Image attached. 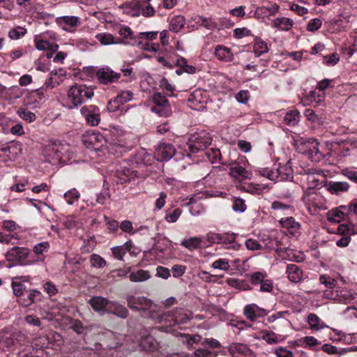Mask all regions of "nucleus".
Masks as SVG:
<instances>
[{
    "label": "nucleus",
    "instance_id": "10",
    "mask_svg": "<svg viewBox=\"0 0 357 357\" xmlns=\"http://www.w3.org/2000/svg\"><path fill=\"white\" fill-rule=\"evenodd\" d=\"M26 296L17 299V303L23 307H28L33 303L41 301V293L36 289H28L26 291Z\"/></svg>",
    "mask_w": 357,
    "mask_h": 357
},
{
    "label": "nucleus",
    "instance_id": "64",
    "mask_svg": "<svg viewBox=\"0 0 357 357\" xmlns=\"http://www.w3.org/2000/svg\"><path fill=\"white\" fill-rule=\"evenodd\" d=\"M342 174L344 176H345L346 177H347L351 181L357 183V172H355L352 169H348V168H345L342 170Z\"/></svg>",
    "mask_w": 357,
    "mask_h": 357
},
{
    "label": "nucleus",
    "instance_id": "43",
    "mask_svg": "<svg viewBox=\"0 0 357 357\" xmlns=\"http://www.w3.org/2000/svg\"><path fill=\"white\" fill-rule=\"evenodd\" d=\"M230 284L242 291L252 289L249 283L243 280H233Z\"/></svg>",
    "mask_w": 357,
    "mask_h": 357
},
{
    "label": "nucleus",
    "instance_id": "23",
    "mask_svg": "<svg viewBox=\"0 0 357 357\" xmlns=\"http://www.w3.org/2000/svg\"><path fill=\"white\" fill-rule=\"evenodd\" d=\"M185 24V20L183 16H175L171 20L169 30L174 33H177L184 26Z\"/></svg>",
    "mask_w": 357,
    "mask_h": 357
},
{
    "label": "nucleus",
    "instance_id": "51",
    "mask_svg": "<svg viewBox=\"0 0 357 357\" xmlns=\"http://www.w3.org/2000/svg\"><path fill=\"white\" fill-rule=\"evenodd\" d=\"M232 209L234 211L244 212L246 209L245 201L241 198H235L232 206Z\"/></svg>",
    "mask_w": 357,
    "mask_h": 357
},
{
    "label": "nucleus",
    "instance_id": "14",
    "mask_svg": "<svg viewBox=\"0 0 357 357\" xmlns=\"http://www.w3.org/2000/svg\"><path fill=\"white\" fill-rule=\"evenodd\" d=\"M112 301L102 296H93L89 301V303L91 307L96 312L105 311L107 312Z\"/></svg>",
    "mask_w": 357,
    "mask_h": 357
},
{
    "label": "nucleus",
    "instance_id": "4",
    "mask_svg": "<svg viewBox=\"0 0 357 357\" xmlns=\"http://www.w3.org/2000/svg\"><path fill=\"white\" fill-rule=\"evenodd\" d=\"M192 318L191 314L183 309L176 310L172 314L164 313L158 316V322L164 324L165 327L187 323Z\"/></svg>",
    "mask_w": 357,
    "mask_h": 357
},
{
    "label": "nucleus",
    "instance_id": "36",
    "mask_svg": "<svg viewBox=\"0 0 357 357\" xmlns=\"http://www.w3.org/2000/svg\"><path fill=\"white\" fill-rule=\"evenodd\" d=\"M18 115L24 120L31 123L36 119V116L32 112L26 109L20 108L17 111Z\"/></svg>",
    "mask_w": 357,
    "mask_h": 357
},
{
    "label": "nucleus",
    "instance_id": "62",
    "mask_svg": "<svg viewBox=\"0 0 357 357\" xmlns=\"http://www.w3.org/2000/svg\"><path fill=\"white\" fill-rule=\"evenodd\" d=\"M63 225H65L66 228L71 229L77 227V222L75 216L68 215L66 218L65 220L63 221Z\"/></svg>",
    "mask_w": 357,
    "mask_h": 357
},
{
    "label": "nucleus",
    "instance_id": "33",
    "mask_svg": "<svg viewBox=\"0 0 357 357\" xmlns=\"http://www.w3.org/2000/svg\"><path fill=\"white\" fill-rule=\"evenodd\" d=\"M11 286L14 295L17 298V299L22 298L24 296V292H26V291L28 290L21 282L13 281Z\"/></svg>",
    "mask_w": 357,
    "mask_h": 357
},
{
    "label": "nucleus",
    "instance_id": "18",
    "mask_svg": "<svg viewBox=\"0 0 357 357\" xmlns=\"http://www.w3.org/2000/svg\"><path fill=\"white\" fill-rule=\"evenodd\" d=\"M215 55L220 61H231L233 59V54L231 50L223 45H218L215 49Z\"/></svg>",
    "mask_w": 357,
    "mask_h": 357
},
{
    "label": "nucleus",
    "instance_id": "61",
    "mask_svg": "<svg viewBox=\"0 0 357 357\" xmlns=\"http://www.w3.org/2000/svg\"><path fill=\"white\" fill-rule=\"evenodd\" d=\"M43 287L50 296H52L58 292L56 287L52 282H45Z\"/></svg>",
    "mask_w": 357,
    "mask_h": 357
},
{
    "label": "nucleus",
    "instance_id": "20",
    "mask_svg": "<svg viewBox=\"0 0 357 357\" xmlns=\"http://www.w3.org/2000/svg\"><path fill=\"white\" fill-rule=\"evenodd\" d=\"M132 173L133 172L128 168L121 167L120 169H118L115 173L116 183L123 184L130 181Z\"/></svg>",
    "mask_w": 357,
    "mask_h": 357
},
{
    "label": "nucleus",
    "instance_id": "44",
    "mask_svg": "<svg viewBox=\"0 0 357 357\" xmlns=\"http://www.w3.org/2000/svg\"><path fill=\"white\" fill-rule=\"evenodd\" d=\"M70 328L73 329L78 335H83L86 329L82 321L78 319H73L71 321Z\"/></svg>",
    "mask_w": 357,
    "mask_h": 357
},
{
    "label": "nucleus",
    "instance_id": "58",
    "mask_svg": "<svg viewBox=\"0 0 357 357\" xmlns=\"http://www.w3.org/2000/svg\"><path fill=\"white\" fill-rule=\"evenodd\" d=\"M251 35V31L248 29L243 27V28H237L234 30V36L236 38H242L245 36H248Z\"/></svg>",
    "mask_w": 357,
    "mask_h": 357
},
{
    "label": "nucleus",
    "instance_id": "59",
    "mask_svg": "<svg viewBox=\"0 0 357 357\" xmlns=\"http://www.w3.org/2000/svg\"><path fill=\"white\" fill-rule=\"evenodd\" d=\"M24 337V335L20 333H13L10 335V337L6 340V344L8 345L15 346L16 343L20 341V338Z\"/></svg>",
    "mask_w": 357,
    "mask_h": 357
},
{
    "label": "nucleus",
    "instance_id": "19",
    "mask_svg": "<svg viewBox=\"0 0 357 357\" xmlns=\"http://www.w3.org/2000/svg\"><path fill=\"white\" fill-rule=\"evenodd\" d=\"M107 312L115 314L122 319L126 318L128 315V310L126 307L112 301L109 307L107 308Z\"/></svg>",
    "mask_w": 357,
    "mask_h": 357
},
{
    "label": "nucleus",
    "instance_id": "46",
    "mask_svg": "<svg viewBox=\"0 0 357 357\" xmlns=\"http://www.w3.org/2000/svg\"><path fill=\"white\" fill-rule=\"evenodd\" d=\"M132 93L130 91H121L115 98L121 105L132 99Z\"/></svg>",
    "mask_w": 357,
    "mask_h": 357
},
{
    "label": "nucleus",
    "instance_id": "40",
    "mask_svg": "<svg viewBox=\"0 0 357 357\" xmlns=\"http://www.w3.org/2000/svg\"><path fill=\"white\" fill-rule=\"evenodd\" d=\"M339 302L348 303L355 298L351 292L346 289H339Z\"/></svg>",
    "mask_w": 357,
    "mask_h": 357
},
{
    "label": "nucleus",
    "instance_id": "37",
    "mask_svg": "<svg viewBox=\"0 0 357 357\" xmlns=\"http://www.w3.org/2000/svg\"><path fill=\"white\" fill-rule=\"evenodd\" d=\"M80 197L79 192L75 189H72L66 192L64 198L68 204L72 205L75 202L77 201Z\"/></svg>",
    "mask_w": 357,
    "mask_h": 357
},
{
    "label": "nucleus",
    "instance_id": "38",
    "mask_svg": "<svg viewBox=\"0 0 357 357\" xmlns=\"http://www.w3.org/2000/svg\"><path fill=\"white\" fill-rule=\"evenodd\" d=\"M90 261L93 267L98 268H103L107 264L106 261L102 257L96 254L91 255Z\"/></svg>",
    "mask_w": 357,
    "mask_h": 357
},
{
    "label": "nucleus",
    "instance_id": "54",
    "mask_svg": "<svg viewBox=\"0 0 357 357\" xmlns=\"http://www.w3.org/2000/svg\"><path fill=\"white\" fill-rule=\"evenodd\" d=\"M221 236V240L220 243L225 244L226 245H229V244H231L235 241L236 234L234 233L229 234V233H224L220 234Z\"/></svg>",
    "mask_w": 357,
    "mask_h": 357
},
{
    "label": "nucleus",
    "instance_id": "1",
    "mask_svg": "<svg viewBox=\"0 0 357 357\" xmlns=\"http://www.w3.org/2000/svg\"><path fill=\"white\" fill-rule=\"evenodd\" d=\"M94 89L86 84H75L68 91V98L74 107H77L91 99L94 96Z\"/></svg>",
    "mask_w": 357,
    "mask_h": 357
},
{
    "label": "nucleus",
    "instance_id": "63",
    "mask_svg": "<svg viewBox=\"0 0 357 357\" xmlns=\"http://www.w3.org/2000/svg\"><path fill=\"white\" fill-rule=\"evenodd\" d=\"M112 252L116 259L122 260L126 253V248L123 246L115 247L112 249Z\"/></svg>",
    "mask_w": 357,
    "mask_h": 357
},
{
    "label": "nucleus",
    "instance_id": "53",
    "mask_svg": "<svg viewBox=\"0 0 357 357\" xmlns=\"http://www.w3.org/2000/svg\"><path fill=\"white\" fill-rule=\"evenodd\" d=\"M245 245L250 250H260L262 249V245L257 241L252 238H249L245 241Z\"/></svg>",
    "mask_w": 357,
    "mask_h": 357
},
{
    "label": "nucleus",
    "instance_id": "28",
    "mask_svg": "<svg viewBox=\"0 0 357 357\" xmlns=\"http://www.w3.org/2000/svg\"><path fill=\"white\" fill-rule=\"evenodd\" d=\"M98 40L102 45H110V44H128L127 42H123L121 40H115L114 37L110 33H101L97 36Z\"/></svg>",
    "mask_w": 357,
    "mask_h": 357
},
{
    "label": "nucleus",
    "instance_id": "9",
    "mask_svg": "<svg viewBox=\"0 0 357 357\" xmlns=\"http://www.w3.org/2000/svg\"><path fill=\"white\" fill-rule=\"evenodd\" d=\"M176 153L174 146L169 143H161L154 152V156L158 161L162 162L170 160Z\"/></svg>",
    "mask_w": 357,
    "mask_h": 357
},
{
    "label": "nucleus",
    "instance_id": "48",
    "mask_svg": "<svg viewBox=\"0 0 357 357\" xmlns=\"http://www.w3.org/2000/svg\"><path fill=\"white\" fill-rule=\"evenodd\" d=\"M322 350L328 354H342L347 351V349H342L341 351H339L338 349L336 347L331 345L330 344H324L322 346Z\"/></svg>",
    "mask_w": 357,
    "mask_h": 357
},
{
    "label": "nucleus",
    "instance_id": "49",
    "mask_svg": "<svg viewBox=\"0 0 357 357\" xmlns=\"http://www.w3.org/2000/svg\"><path fill=\"white\" fill-rule=\"evenodd\" d=\"M319 281L321 284H324L326 287H327L328 289L334 288L337 283L335 280L325 275H322L320 276Z\"/></svg>",
    "mask_w": 357,
    "mask_h": 357
},
{
    "label": "nucleus",
    "instance_id": "47",
    "mask_svg": "<svg viewBox=\"0 0 357 357\" xmlns=\"http://www.w3.org/2000/svg\"><path fill=\"white\" fill-rule=\"evenodd\" d=\"M182 211L180 208H176L171 212H168L165 215L167 222L172 223L177 221L181 215Z\"/></svg>",
    "mask_w": 357,
    "mask_h": 357
},
{
    "label": "nucleus",
    "instance_id": "17",
    "mask_svg": "<svg viewBox=\"0 0 357 357\" xmlns=\"http://www.w3.org/2000/svg\"><path fill=\"white\" fill-rule=\"evenodd\" d=\"M287 273L288 275V278L291 282L297 283L300 282L302 279L303 271L296 264H289L287 266Z\"/></svg>",
    "mask_w": 357,
    "mask_h": 357
},
{
    "label": "nucleus",
    "instance_id": "27",
    "mask_svg": "<svg viewBox=\"0 0 357 357\" xmlns=\"http://www.w3.org/2000/svg\"><path fill=\"white\" fill-rule=\"evenodd\" d=\"M293 26V22L289 18H277L274 21V26L282 31H288Z\"/></svg>",
    "mask_w": 357,
    "mask_h": 357
},
{
    "label": "nucleus",
    "instance_id": "26",
    "mask_svg": "<svg viewBox=\"0 0 357 357\" xmlns=\"http://www.w3.org/2000/svg\"><path fill=\"white\" fill-rule=\"evenodd\" d=\"M150 278L149 271L144 270H138L137 271L132 272L129 278L132 282H143Z\"/></svg>",
    "mask_w": 357,
    "mask_h": 357
},
{
    "label": "nucleus",
    "instance_id": "24",
    "mask_svg": "<svg viewBox=\"0 0 357 357\" xmlns=\"http://www.w3.org/2000/svg\"><path fill=\"white\" fill-rule=\"evenodd\" d=\"M307 322L310 325L311 328L315 331H319L325 327L324 322L314 313H310L308 315Z\"/></svg>",
    "mask_w": 357,
    "mask_h": 357
},
{
    "label": "nucleus",
    "instance_id": "41",
    "mask_svg": "<svg viewBox=\"0 0 357 357\" xmlns=\"http://www.w3.org/2000/svg\"><path fill=\"white\" fill-rule=\"evenodd\" d=\"M198 22L200 23V25L210 30H214L217 28V24L211 18L199 16Z\"/></svg>",
    "mask_w": 357,
    "mask_h": 357
},
{
    "label": "nucleus",
    "instance_id": "21",
    "mask_svg": "<svg viewBox=\"0 0 357 357\" xmlns=\"http://www.w3.org/2000/svg\"><path fill=\"white\" fill-rule=\"evenodd\" d=\"M281 226L288 229L291 233H294L300 229L299 222H296L293 217L282 218L280 220Z\"/></svg>",
    "mask_w": 357,
    "mask_h": 357
},
{
    "label": "nucleus",
    "instance_id": "25",
    "mask_svg": "<svg viewBox=\"0 0 357 357\" xmlns=\"http://www.w3.org/2000/svg\"><path fill=\"white\" fill-rule=\"evenodd\" d=\"M89 143L92 144L93 149L99 151L103 146V142H105V139L100 134H93L89 137Z\"/></svg>",
    "mask_w": 357,
    "mask_h": 357
},
{
    "label": "nucleus",
    "instance_id": "16",
    "mask_svg": "<svg viewBox=\"0 0 357 357\" xmlns=\"http://www.w3.org/2000/svg\"><path fill=\"white\" fill-rule=\"evenodd\" d=\"M229 174L239 179H249L251 178V173L238 164H235L229 168Z\"/></svg>",
    "mask_w": 357,
    "mask_h": 357
},
{
    "label": "nucleus",
    "instance_id": "12",
    "mask_svg": "<svg viewBox=\"0 0 357 357\" xmlns=\"http://www.w3.org/2000/svg\"><path fill=\"white\" fill-rule=\"evenodd\" d=\"M275 178L274 181H285L293 178V170L291 166V160H289L284 166L274 170Z\"/></svg>",
    "mask_w": 357,
    "mask_h": 357
},
{
    "label": "nucleus",
    "instance_id": "22",
    "mask_svg": "<svg viewBox=\"0 0 357 357\" xmlns=\"http://www.w3.org/2000/svg\"><path fill=\"white\" fill-rule=\"evenodd\" d=\"M300 113L296 109L287 112L284 116V122L290 126H296L299 121Z\"/></svg>",
    "mask_w": 357,
    "mask_h": 357
},
{
    "label": "nucleus",
    "instance_id": "15",
    "mask_svg": "<svg viewBox=\"0 0 357 357\" xmlns=\"http://www.w3.org/2000/svg\"><path fill=\"white\" fill-rule=\"evenodd\" d=\"M139 346L142 350L153 352L158 349L159 343L152 335H148L140 339Z\"/></svg>",
    "mask_w": 357,
    "mask_h": 357
},
{
    "label": "nucleus",
    "instance_id": "7",
    "mask_svg": "<svg viewBox=\"0 0 357 357\" xmlns=\"http://www.w3.org/2000/svg\"><path fill=\"white\" fill-rule=\"evenodd\" d=\"M153 100L155 105L151 108L152 111L160 116H169L172 114V109L169 102L165 96L160 93L153 95Z\"/></svg>",
    "mask_w": 357,
    "mask_h": 357
},
{
    "label": "nucleus",
    "instance_id": "5",
    "mask_svg": "<svg viewBox=\"0 0 357 357\" xmlns=\"http://www.w3.org/2000/svg\"><path fill=\"white\" fill-rule=\"evenodd\" d=\"M188 143V149L191 153H197L206 149L211 144V137L206 131H201L192 135Z\"/></svg>",
    "mask_w": 357,
    "mask_h": 357
},
{
    "label": "nucleus",
    "instance_id": "52",
    "mask_svg": "<svg viewBox=\"0 0 357 357\" xmlns=\"http://www.w3.org/2000/svg\"><path fill=\"white\" fill-rule=\"evenodd\" d=\"M271 208L273 210H287L292 213L294 212V207L289 204H283L279 201H275L272 203Z\"/></svg>",
    "mask_w": 357,
    "mask_h": 357
},
{
    "label": "nucleus",
    "instance_id": "3",
    "mask_svg": "<svg viewBox=\"0 0 357 357\" xmlns=\"http://www.w3.org/2000/svg\"><path fill=\"white\" fill-rule=\"evenodd\" d=\"M128 306L132 310L142 312V316L145 318H153L151 310L153 303L151 300L144 296H130L127 298Z\"/></svg>",
    "mask_w": 357,
    "mask_h": 357
},
{
    "label": "nucleus",
    "instance_id": "11",
    "mask_svg": "<svg viewBox=\"0 0 357 357\" xmlns=\"http://www.w3.org/2000/svg\"><path fill=\"white\" fill-rule=\"evenodd\" d=\"M96 76L100 82L107 84L117 81L120 78L121 74L114 73L109 68H101L98 70Z\"/></svg>",
    "mask_w": 357,
    "mask_h": 357
},
{
    "label": "nucleus",
    "instance_id": "2",
    "mask_svg": "<svg viewBox=\"0 0 357 357\" xmlns=\"http://www.w3.org/2000/svg\"><path fill=\"white\" fill-rule=\"evenodd\" d=\"M30 255L31 251L27 248L18 246L13 247L8 250L6 254V260L12 263L8 267L10 268L16 265L25 266L32 264L33 263V261L26 260Z\"/></svg>",
    "mask_w": 357,
    "mask_h": 357
},
{
    "label": "nucleus",
    "instance_id": "39",
    "mask_svg": "<svg viewBox=\"0 0 357 357\" xmlns=\"http://www.w3.org/2000/svg\"><path fill=\"white\" fill-rule=\"evenodd\" d=\"M118 33L123 39H130L132 40H135L136 39V37L134 36L132 31L129 26H121Z\"/></svg>",
    "mask_w": 357,
    "mask_h": 357
},
{
    "label": "nucleus",
    "instance_id": "35",
    "mask_svg": "<svg viewBox=\"0 0 357 357\" xmlns=\"http://www.w3.org/2000/svg\"><path fill=\"white\" fill-rule=\"evenodd\" d=\"M255 307V304L252 303L245 305L243 309L244 316L251 321H255L257 320Z\"/></svg>",
    "mask_w": 357,
    "mask_h": 357
},
{
    "label": "nucleus",
    "instance_id": "56",
    "mask_svg": "<svg viewBox=\"0 0 357 357\" xmlns=\"http://www.w3.org/2000/svg\"><path fill=\"white\" fill-rule=\"evenodd\" d=\"M339 289H336L335 290H333L331 289H328L324 291V297L325 298L331 299L334 301H337L339 302Z\"/></svg>",
    "mask_w": 357,
    "mask_h": 357
},
{
    "label": "nucleus",
    "instance_id": "8",
    "mask_svg": "<svg viewBox=\"0 0 357 357\" xmlns=\"http://www.w3.org/2000/svg\"><path fill=\"white\" fill-rule=\"evenodd\" d=\"M80 113L85 119L88 125L96 126L100 121L99 108L93 105H84L80 109Z\"/></svg>",
    "mask_w": 357,
    "mask_h": 357
},
{
    "label": "nucleus",
    "instance_id": "6",
    "mask_svg": "<svg viewBox=\"0 0 357 357\" xmlns=\"http://www.w3.org/2000/svg\"><path fill=\"white\" fill-rule=\"evenodd\" d=\"M250 282L254 287H258V284L263 282L259 288H257L260 292L270 293L273 289V282L267 278V274L260 271L252 273L250 276Z\"/></svg>",
    "mask_w": 357,
    "mask_h": 357
},
{
    "label": "nucleus",
    "instance_id": "55",
    "mask_svg": "<svg viewBox=\"0 0 357 357\" xmlns=\"http://www.w3.org/2000/svg\"><path fill=\"white\" fill-rule=\"evenodd\" d=\"M322 22L319 18H314L309 21L307 25V30L309 31H315L321 26Z\"/></svg>",
    "mask_w": 357,
    "mask_h": 357
},
{
    "label": "nucleus",
    "instance_id": "31",
    "mask_svg": "<svg viewBox=\"0 0 357 357\" xmlns=\"http://www.w3.org/2000/svg\"><path fill=\"white\" fill-rule=\"evenodd\" d=\"M56 22L59 24L65 23L71 27H75L79 24V18L75 16H63L58 17Z\"/></svg>",
    "mask_w": 357,
    "mask_h": 357
},
{
    "label": "nucleus",
    "instance_id": "45",
    "mask_svg": "<svg viewBox=\"0 0 357 357\" xmlns=\"http://www.w3.org/2000/svg\"><path fill=\"white\" fill-rule=\"evenodd\" d=\"M26 33V30L25 29L18 26L10 30L8 33V36L11 39L17 40L24 36Z\"/></svg>",
    "mask_w": 357,
    "mask_h": 357
},
{
    "label": "nucleus",
    "instance_id": "30",
    "mask_svg": "<svg viewBox=\"0 0 357 357\" xmlns=\"http://www.w3.org/2000/svg\"><path fill=\"white\" fill-rule=\"evenodd\" d=\"M202 243V239L199 237H192L189 239H185L181 242V245L192 250L198 248Z\"/></svg>",
    "mask_w": 357,
    "mask_h": 357
},
{
    "label": "nucleus",
    "instance_id": "32",
    "mask_svg": "<svg viewBox=\"0 0 357 357\" xmlns=\"http://www.w3.org/2000/svg\"><path fill=\"white\" fill-rule=\"evenodd\" d=\"M268 51L267 43L260 39H256L254 45V52L257 56H259Z\"/></svg>",
    "mask_w": 357,
    "mask_h": 357
},
{
    "label": "nucleus",
    "instance_id": "34",
    "mask_svg": "<svg viewBox=\"0 0 357 357\" xmlns=\"http://www.w3.org/2000/svg\"><path fill=\"white\" fill-rule=\"evenodd\" d=\"M7 98L9 99H17L24 94L23 90L18 86H13L6 91Z\"/></svg>",
    "mask_w": 357,
    "mask_h": 357
},
{
    "label": "nucleus",
    "instance_id": "13",
    "mask_svg": "<svg viewBox=\"0 0 357 357\" xmlns=\"http://www.w3.org/2000/svg\"><path fill=\"white\" fill-rule=\"evenodd\" d=\"M325 187L326 190L333 195H340L346 192L349 189V184L345 181H333L326 182Z\"/></svg>",
    "mask_w": 357,
    "mask_h": 357
},
{
    "label": "nucleus",
    "instance_id": "57",
    "mask_svg": "<svg viewBox=\"0 0 357 357\" xmlns=\"http://www.w3.org/2000/svg\"><path fill=\"white\" fill-rule=\"evenodd\" d=\"M187 337L186 344L188 349H192L193 344L201 341L202 337L199 335H185Z\"/></svg>",
    "mask_w": 357,
    "mask_h": 357
},
{
    "label": "nucleus",
    "instance_id": "29",
    "mask_svg": "<svg viewBox=\"0 0 357 357\" xmlns=\"http://www.w3.org/2000/svg\"><path fill=\"white\" fill-rule=\"evenodd\" d=\"M142 3L140 1H131L127 7V13L132 17H138L141 15Z\"/></svg>",
    "mask_w": 357,
    "mask_h": 357
},
{
    "label": "nucleus",
    "instance_id": "60",
    "mask_svg": "<svg viewBox=\"0 0 357 357\" xmlns=\"http://www.w3.org/2000/svg\"><path fill=\"white\" fill-rule=\"evenodd\" d=\"M49 248L48 242L44 241L36 244L33 247V252L36 255H42L44 252H47Z\"/></svg>",
    "mask_w": 357,
    "mask_h": 357
},
{
    "label": "nucleus",
    "instance_id": "50",
    "mask_svg": "<svg viewBox=\"0 0 357 357\" xmlns=\"http://www.w3.org/2000/svg\"><path fill=\"white\" fill-rule=\"evenodd\" d=\"M212 267L215 269L227 271L229 268V261L226 259H220L212 264Z\"/></svg>",
    "mask_w": 357,
    "mask_h": 357
},
{
    "label": "nucleus",
    "instance_id": "42",
    "mask_svg": "<svg viewBox=\"0 0 357 357\" xmlns=\"http://www.w3.org/2000/svg\"><path fill=\"white\" fill-rule=\"evenodd\" d=\"M18 238L15 234H5L0 232V243L14 245L17 243Z\"/></svg>",
    "mask_w": 357,
    "mask_h": 357
}]
</instances>
